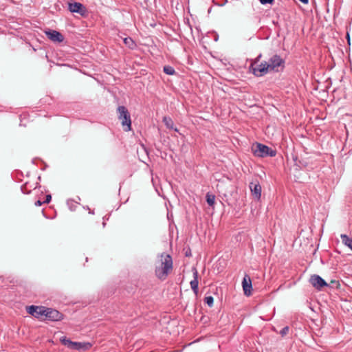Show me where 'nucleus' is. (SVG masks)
Here are the masks:
<instances>
[{
  "label": "nucleus",
  "mask_w": 352,
  "mask_h": 352,
  "mask_svg": "<svg viewBox=\"0 0 352 352\" xmlns=\"http://www.w3.org/2000/svg\"><path fill=\"white\" fill-rule=\"evenodd\" d=\"M173 268V262L171 256L166 253L160 254V260L155 265V275L160 280H165L172 272Z\"/></svg>",
  "instance_id": "nucleus-1"
},
{
  "label": "nucleus",
  "mask_w": 352,
  "mask_h": 352,
  "mask_svg": "<svg viewBox=\"0 0 352 352\" xmlns=\"http://www.w3.org/2000/svg\"><path fill=\"white\" fill-rule=\"evenodd\" d=\"M285 65V62L283 58L278 55H273L267 62L265 61V74L283 72Z\"/></svg>",
  "instance_id": "nucleus-2"
},
{
  "label": "nucleus",
  "mask_w": 352,
  "mask_h": 352,
  "mask_svg": "<svg viewBox=\"0 0 352 352\" xmlns=\"http://www.w3.org/2000/svg\"><path fill=\"white\" fill-rule=\"evenodd\" d=\"M118 118L125 131L131 130V119L128 109L124 106H119L117 109Z\"/></svg>",
  "instance_id": "nucleus-3"
},
{
  "label": "nucleus",
  "mask_w": 352,
  "mask_h": 352,
  "mask_svg": "<svg viewBox=\"0 0 352 352\" xmlns=\"http://www.w3.org/2000/svg\"><path fill=\"white\" fill-rule=\"evenodd\" d=\"M262 54H260L257 58L251 63L250 66V71L256 76H262L264 74V63L260 62V58Z\"/></svg>",
  "instance_id": "nucleus-4"
},
{
  "label": "nucleus",
  "mask_w": 352,
  "mask_h": 352,
  "mask_svg": "<svg viewBox=\"0 0 352 352\" xmlns=\"http://www.w3.org/2000/svg\"><path fill=\"white\" fill-rule=\"evenodd\" d=\"M27 312L36 318L41 319L45 316V307L30 305L26 307Z\"/></svg>",
  "instance_id": "nucleus-5"
},
{
  "label": "nucleus",
  "mask_w": 352,
  "mask_h": 352,
  "mask_svg": "<svg viewBox=\"0 0 352 352\" xmlns=\"http://www.w3.org/2000/svg\"><path fill=\"white\" fill-rule=\"evenodd\" d=\"M63 314L58 310L45 307V319L51 321H60L63 319Z\"/></svg>",
  "instance_id": "nucleus-6"
},
{
  "label": "nucleus",
  "mask_w": 352,
  "mask_h": 352,
  "mask_svg": "<svg viewBox=\"0 0 352 352\" xmlns=\"http://www.w3.org/2000/svg\"><path fill=\"white\" fill-rule=\"evenodd\" d=\"M309 283L318 290H321L322 287L327 286V282L319 275H311L309 278Z\"/></svg>",
  "instance_id": "nucleus-7"
},
{
  "label": "nucleus",
  "mask_w": 352,
  "mask_h": 352,
  "mask_svg": "<svg viewBox=\"0 0 352 352\" xmlns=\"http://www.w3.org/2000/svg\"><path fill=\"white\" fill-rule=\"evenodd\" d=\"M68 9L71 12H76L84 16L86 12V8L80 3H68Z\"/></svg>",
  "instance_id": "nucleus-8"
},
{
  "label": "nucleus",
  "mask_w": 352,
  "mask_h": 352,
  "mask_svg": "<svg viewBox=\"0 0 352 352\" xmlns=\"http://www.w3.org/2000/svg\"><path fill=\"white\" fill-rule=\"evenodd\" d=\"M250 189L252 196L257 200H260L261 197V186L258 181H252L250 183Z\"/></svg>",
  "instance_id": "nucleus-9"
},
{
  "label": "nucleus",
  "mask_w": 352,
  "mask_h": 352,
  "mask_svg": "<svg viewBox=\"0 0 352 352\" xmlns=\"http://www.w3.org/2000/svg\"><path fill=\"white\" fill-rule=\"evenodd\" d=\"M45 34L53 42L61 43L64 40L63 35L56 30H49L45 31Z\"/></svg>",
  "instance_id": "nucleus-10"
},
{
  "label": "nucleus",
  "mask_w": 352,
  "mask_h": 352,
  "mask_svg": "<svg viewBox=\"0 0 352 352\" xmlns=\"http://www.w3.org/2000/svg\"><path fill=\"white\" fill-rule=\"evenodd\" d=\"M252 6L254 10V17L256 20H257L258 23H260L263 19V16H264L263 8L257 1L252 3Z\"/></svg>",
  "instance_id": "nucleus-11"
},
{
  "label": "nucleus",
  "mask_w": 352,
  "mask_h": 352,
  "mask_svg": "<svg viewBox=\"0 0 352 352\" xmlns=\"http://www.w3.org/2000/svg\"><path fill=\"white\" fill-rule=\"evenodd\" d=\"M243 289L244 294L249 296L251 294L252 282L250 276L245 275L242 281Z\"/></svg>",
  "instance_id": "nucleus-12"
},
{
  "label": "nucleus",
  "mask_w": 352,
  "mask_h": 352,
  "mask_svg": "<svg viewBox=\"0 0 352 352\" xmlns=\"http://www.w3.org/2000/svg\"><path fill=\"white\" fill-rule=\"evenodd\" d=\"M192 272H193V280H192L190 283V287L193 292L195 294H197L198 293V285H199V281H198V272L195 267L192 268Z\"/></svg>",
  "instance_id": "nucleus-13"
},
{
  "label": "nucleus",
  "mask_w": 352,
  "mask_h": 352,
  "mask_svg": "<svg viewBox=\"0 0 352 352\" xmlns=\"http://www.w3.org/2000/svg\"><path fill=\"white\" fill-rule=\"evenodd\" d=\"M252 151L255 156L264 157V144L255 143L252 146Z\"/></svg>",
  "instance_id": "nucleus-14"
},
{
  "label": "nucleus",
  "mask_w": 352,
  "mask_h": 352,
  "mask_svg": "<svg viewBox=\"0 0 352 352\" xmlns=\"http://www.w3.org/2000/svg\"><path fill=\"white\" fill-rule=\"evenodd\" d=\"M162 121L168 129H174L175 131H178L177 129H174V122L170 117L164 116L162 119Z\"/></svg>",
  "instance_id": "nucleus-15"
},
{
  "label": "nucleus",
  "mask_w": 352,
  "mask_h": 352,
  "mask_svg": "<svg viewBox=\"0 0 352 352\" xmlns=\"http://www.w3.org/2000/svg\"><path fill=\"white\" fill-rule=\"evenodd\" d=\"M340 238L342 242L352 250V238L349 237L345 234H342L340 235Z\"/></svg>",
  "instance_id": "nucleus-16"
},
{
  "label": "nucleus",
  "mask_w": 352,
  "mask_h": 352,
  "mask_svg": "<svg viewBox=\"0 0 352 352\" xmlns=\"http://www.w3.org/2000/svg\"><path fill=\"white\" fill-rule=\"evenodd\" d=\"M36 186L33 187L32 185L30 184L29 182L25 183L23 185L21 186V189L23 193L24 194H30L32 189H35Z\"/></svg>",
  "instance_id": "nucleus-17"
},
{
  "label": "nucleus",
  "mask_w": 352,
  "mask_h": 352,
  "mask_svg": "<svg viewBox=\"0 0 352 352\" xmlns=\"http://www.w3.org/2000/svg\"><path fill=\"white\" fill-rule=\"evenodd\" d=\"M206 201L210 206H213L215 201V195L208 192L206 195Z\"/></svg>",
  "instance_id": "nucleus-18"
},
{
  "label": "nucleus",
  "mask_w": 352,
  "mask_h": 352,
  "mask_svg": "<svg viewBox=\"0 0 352 352\" xmlns=\"http://www.w3.org/2000/svg\"><path fill=\"white\" fill-rule=\"evenodd\" d=\"M276 149L274 148H270L265 145V156L274 157L276 155Z\"/></svg>",
  "instance_id": "nucleus-19"
},
{
  "label": "nucleus",
  "mask_w": 352,
  "mask_h": 352,
  "mask_svg": "<svg viewBox=\"0 0 352 352\" xmlns=\"http://www.w3.org/2000/svg\"><path fill=\"white\" fill-rule=\"evenodd\" d=\"M124 43L130 49H133L136 46V44L135 43V42L130 37H126V38H124Z\"/></svg>",
  "instance_id": "nucleus-20"
},
{
  "label": "nucleus",
  "mask_w": 352,
  "mask_h": 352,
  "mask_svg": "<svg viewBox=\"0 0 352 352\" xmlns=\"http://www.w3.org/2000/svg\"><path fill=\"white\" fill-rule=\"evenodd\" d=\"M86 344H89V343L85 344V343H82V342H72V346H71L70 349H71L78 350V349L84 348V346Z\"/></svg>",
  "instance_id": "nucleus-21"
},
{
  "label": "nucleus",
  "mask_w": 352,
  "mask_h": 352,
  "mask_svg": "<svg viewBox=\"0 0 352 352\" xmlns=\"http://www.w3.org/2000/svg\"><path fill=\"white\" fill-rule=\"evenodd\" d=\"M163 71L165 74H166L168 75H173L175 74V69L170 65L164 66L163 68Z\"/></svg>",
  "instance_id": "nucleus-22"
},
{
  "label": "nucleus",
  "mask_w": 352,
  "mask_h": 352,
  "mask_svg": "<svg viewBox=\"0 0 352 352\" xmlns=\"http://www.w3.org/2000/svg\"><path fill=\"white\" fill-rule=\"evenodd\" d=\"M60 342L63 344L67 346L69 349L72 344V341L70 340L69 339L67 338L66 337H62L60 338Z\"/></svg>",
  "instance_id": "nucleus-23"
},
{
  "label": "nucleus",
  "mask_w": 352,
  "mask_h": 352,
  "mask_svg": "<svg viewBox=\"0 0 352 352\" xmlns=\"http://www.w3.org/2000/svg\"><path fill=\"white\" fill-rule=\"evenodd\" d=\"M204 302L206 303L210 307H212L213 306L214 303V298L212 296H206L204 298Z\"/></svg>",
  "instance_id": "nucleus-24"
},
{
  "label": "nucleus",
  "mask_w": 352,
  "mask_h": 352,
  "mask_svg": "<svg viewBox=\"0 0 352 352\" xmlns=\"http://www.w3.org/2000/svg\"><path fill=\"white\" fill-rule=\"evenodd\" d=\"M289 331V327L288 326H286L280 330V334L281 335L282 337H284L285 336H286L288 333Z\"/></svg>",
  "instance_id": "nucleus-25"
},
{
  "label": "nucleus",
  "mask_w": 352,
  "mask_h": 352,
  "mask_svg": "<svg viewBox=\"0 0 352 352\" xmlns=\"http://www.w3.org/2000/svg\"><path fill=\"white\" fill-rule=\"evenodd\" d=\"M51 199H52L51 195H47L46 197H45V200L43 201H44L45 204H48V203L50 202Z\"/></svg>",
  "instance_id": "nucleus-26"
},
{
  "label": "nucleus",
  "mask_w": 352,
  "mask_h": 352,
  "mask_svg": "<svg viewBox=\"0 0 352 352\" xmlns=\"http://www.w3.org/2000/svg\"><path fill=\"white\" fill-rule=\"evenodd\" d=\"M43 204H45L44 201H41V200L38 199L34 203V205L36 206H41Z\"/></svg>",
  "instance_id": "nucleus-27"
},
{
  "label": "nucleus",
  "mask_w": 352,
  "mask_h": 352,
  "mask_svg": "<svg viewBox=\"0 0 352 352\" xmlns=\"http://www.w3.org/2000/svg\"><path fill=\"white\" fill-rule=\"evenodd\" d=\"M186 256H191V251L189 250L186 252L185 253Z\"/></svg>",
  "instance_id": "nucleus-28"
},
{
  "label": "nucleus",
  "mask_w": 352,
  "mask_h": 352,
  "mask_svg": "<svg viewBox=\"0 0 352 352\" xmlns=\"http://www.w3.org/2000/svg\"><path fill=\"white\" fill-rule=\"evenodd\" d=\"M274 2V0H265V3L272 4Z\"/></svg>",
  "instance_id": "nucleus-29"
},
{
  "label": "nucleus",
  "mask_w": 352,
  "mask_h": 352,
  "mask_svg": "<svg viewBox=\"0 0 352 352\" xmlns=\"http://www.w3.org/2000/svg\"><path fill=\"white\" fill-rule=\"evenodd\" d=\"M299 1L304 4H307L309 2V0H299Z\"/></svg>",
  "instance_id": "nucleus-30"
},
{
  "label": "nucleus",
  "mask_w": 352,
  "mask_h": 352,
  "mask_svg": "<svg viewBox=\"0 0 352 352\" xmlns=\"http://www.w3.org/2000/svg\"><path fill=\"white\" fill-rule=\"evenodd\" d=\"M265 0H259L261 5H264Z\"/></svg>",
  "instance_id": "nucleus-31"
},
{
  "label": "nucleus",
  "mask_w": 352,
  "mask_h": 352,
  "mask_svg": "<svg viewBox=\"0 0 352 352\" xmlns=\"http://www.w3.org/2000/svg\"><path fill=\"white\" fill-rule=\"evenodd\" d=\"M346 36H347V38H348V43H349V44H350L349 34H347Z\"/></svg>",
  "instance_id": "nucleus-32"
}]
</instances>
